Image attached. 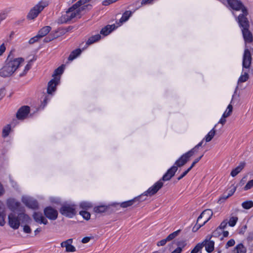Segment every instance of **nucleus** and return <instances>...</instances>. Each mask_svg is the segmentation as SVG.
I'll return each instance as SVG.
<instances>
[{"label":"nucleus","instance_id":"nucleus-60","mask_svg":"<svg viewBox=\"0 0 253 253\" xmlns=\"http://www.w3.org/2000/svg\"><path fill=\"white\" fill-rule=\"evenodd\" d=\"M5 47L4 43L0 46V56L1 55L5 50Z\"/></svg>","mask_w":253,"mask_h":253},{"label":"nucleus","instance_id":"nucleus-29","mask_svg":"<svg viewBox=\"0 0 253 253\" xmlns=\"http://www.w3.org/2000/svg\"><path fill=\"white\" fill-rule=\"evenodd\" d=\"M36 60V58H33L32 59H31L28 63L26 65L25 67V69L24 70V71L19 74L20 77L24 76L26 74L27 72L30 69L31 66H32V62Z\"/></svg>","mask_w":253,"mask_h":253},{"label":"nucleus","instance_id":"nucleus-63","mask_svg":"<svg viewBox=\"0 0 253 253\" xmlns=\"http://www.w3.org/2000/svg\"><path fill=\"white\" fill-rule=\"evenodd\" d=\"M5 190L2 185L0 183V197L2 196L4 193Z\"/></svg>","mask_w":253,"mask_h":253},{"label":"nucleus","instance_id":"nucleus-15","mask_svg":"<svg viewBox=\"0 0 253 253\" xmlns=\"http://www.w3.org/2000/svg\"><path fill=\"white\" fill-rule=\"evenodd\" d=\"M212 213V211L210 209H207L205 210L198 217L197 223L199 222L202 218H204L205 219V221L202 223L203 224H205L211 219Z\"/></svg>","mask_w":253,"mask_h":253},{"label":"nucleus","instance_id":"nucleus-37","mask_svg":"<svg viewBox=\"0 0 253 253\" xmlns=\"http://www.w3.org/2000/svg\"><path fill=\"white\" fill-rule=\"evenodd\" d=\"M242 207L245 209H250L253 207V202L252 201H247L242 204Z\"/></svg>","mask_w":253,"mask_h":253},{"label":"nucleus","instance_id":"nucleus-57","mask_svg":"<svg viewBox=\"0 0 253 253\" xmlns=\"http://www.w3.org/2000/svg\"><path fill=\"white\" fill-rule=\"evenodd\" d=\"M23 231L26 233H31V229L29 225H25L23 227Z\"/></svg>","mask_w":253,"mask_h":253},{"label":"nucleus","instance_id":"nucleus-6","mask_svg":"<svg viewBox=\"0 0 253 253\" xmlns=\"http://www.w3.org/2000/svg\"><path fill=\"white\" fill-rule=\"evenodd\" d=\"M227 2L230 7L234 10L240 11L244 12L248 10L240 0H227Z\"/></svg>","mask_w":253,"mask_h":253},{"label":"nucleus","instance_id":"nucleus-23","mask_svg":"<svg viewBox=\"0 0 253 253\" xmlns=\"http://www.w3.org/2000/svg\"><path fill=\"white\" fill-rule=\"evenodd\" d=\"M245 164V162H241L238 167L231 171V175L233 177L236 176L243 169Z\"/></svg>","mask_w":253,"mask_h":253},{"label":"nucleus","instance_id":"nucleus-56","mask_svg":"<svg viewBox=\"0 0 253 253\" xmlns=\"http://www.w3.org/2000/svg\"><path fill=\"white\" fill-rule=\"evenodd\" d=\"M197 149H196V148L194 147L193 148H192V149H191L190 151H189L188 152H186V155H188V156L190 158L191 157H192L194 154L197 152Z\"/></svg>","mask_w":253,"mask_h":253},{"label":"nucleus","instance_id":"nucleus-34","mask_svg":"<svg viewBox=\"0 0 253 253\" xmlns=\"http://www.w3.org/2000/svg\"><path fill=\"white\" fill-rule=\"evenodd\" d=\"M33 217L36 222L40 223L43 216L42 213L35 212L33 215Z\"/></svg>","mask_w":253,"mask_h":253},{"label":"nucleus","instance_id":"nucleus-46","mask_svg":"<svg viewBox=\"0 0 253 253\" xmlns=\"http://www.w3.org/2000/svg\"><path fill=\"white\" fill-rule=\"evenodd\" d=\"M177 245L178 247L177 248H180L181 252L182 251V248H183L186 245V242L185 240H182L178 241L177 242Z\"/></svg>","mask_w":253,"mask_h":253},{"label":"nucleus","instance_id":"nucleus-10","mask_svg":"<svg viewBox=\"0 0 253 253\" xmlns=\"http://www.w3.org/2000/svg\"><path fill=\"white\" fill-rule=\"evenodd\" d=\"M44 214L47 218L50 220H55L58 217L57 210L51 207H48L44 209Z\"/></svg>","mask_w":253,"mask_h":253},{"label":"nucleus","instance_id":"nucleus-43","mask_svg":"<svg viewBox=\"0 0 253 253\" xmlns=\"http://www.w3.org/2000/svg\"><path fill=\"white\" fill-rule=\"evenodd\" d=\"M238 218L237 216L231 217L230 218L229 221L228 222L229 226H230L231 227L234 226L236 225V224L238 221Z\"/></svg>","mask_w":253,"mask_h":253},{"label":"nucleus","instance_id":"nucleus-4","mask_svg":"<svg viewBox=\"0 0 253 253\" xmlns=\"http://www.w3.org/2000/svg\"><path fill=\"white\" fill-rule=\"evenodd\" d=\"M76 17L80 18L81 17V15L77 10V8H73L72 6L66 11V14L64 15L62 17V18L63 19V20L61 22L67 23Z\"/></svg>","mask_w":253,"mask_h":253},{"label":"nucleus","instance_id":"nucleus-24","mask_svg":"<svg viewBox=\"0 0 253 253\" xmlns=\"http://www.w3.org/2000/svg\"><path fill=\"white\" fill-rule=\"evenodd\" d=\"M51 28L49 26H44L38 32V36L41 38L46 36L51 30Z\"/></svg>","mask_w":253,"mask_h":253},{"label":"nucleus","instance_id":"nucleus-5","mask_svg":"<svg viewBox=\"0 0 253 253\" xmlns=\"http://www.w3.org/2000/svg\"><path fill=\"white\" fill-rule=\"evenodd\" d=\"M60 212L64 216L71 218L76 214L75 205L64 204L61 207Z\"/></svg>","mask_w":253,"mask_h":253},{"label":"nucleus","instance_id":"nucleus-18","mask_svg":"<svg viewBox=\"0 0 253 253\" xmlns=\"http://www.w3.org/2000/svg\"><path fill=\"white\" fill-rule=\"evenodd\" d=\"M190 157L186 153L182 155L175 162L176 167H181L186 164L189 161Z\"/></svg>","mask_w":253,"mask_h":253},{"label":"nucleus","instance_id":"nucleus-44","mask_svg":"<svg viewBox=\"0 0 253 253\" xmlns=\"http://www.w3.org/2000/svg\"><path fill=\"white\" fill-rule=\"evenodd\" d=\"M181 231V230L179 229L176 231H174L173 232H172V233L170 234L168 236H167L169 239L171 241L173 239H174L175 237H176L180 233Z\"/></svg>","mask_w":253,"mask_h":253},{"label":"nucleus","instance_id":"nucleus-41","mask_svg":"<svg viewBox=\"0 0 253 253\" xmlns=\"http://www.w3.org/2000/svg\"><path fill=\"white\" fill-rule=\"evenodd\" d=\"M64 65H62L61 66L57 68L54 72L53 77L57 76L58 75H61L64 71Z\"/></svg>","mask_w":253,"mask_h":253},{"label":"nucleus","instance_id":"nucleus-16","mask_svg":"<svg viewBox=\"0 0 253 253\" xmlns=\"http://www.w3.org/2000/svg\"><path fill=\"white\" fill-rule=\"evenodd\" d=\"M177 169V167L175 166H173L172 167H171L168 170L167 172L163 175L162 179H161V181H168L170 180L171 178L174 175Z\"/></svg>","mask_w":253,"mask_h":253},{"label":"nucleus","instance_id":"nucleus-49","mask_svg":"<svg viewBox=\"0 0 253 253\" xmlns=\"http://www.w3.org/2000/svg\"><path fill=\"white\" fill-rule=\"evenodd\" d=\"M253 187V179L251 180L248 182L244 189L245 190H248L250 189L251 188Z\"/></svg>","mask_w":253,"mask_h":253},{"label":"nucleus","instance_id":"nucleus-25","mask_svg":"<svg viewBox=\"0 0 253 253\" xmlns=\"http://www.w3.org/2000/svg\"><path fill=\"white\" fill-rule=\"evenodd\" d=\"M227 224V220H223L218 227L212 233V236L213 237H216L217 235L220 233V231L219 230L224 229L226 227Z\"/></svg>","mask_w":253,"mask_h":253},{"label":"nucleus","instance_id":"nucleus-54","mask_svg":"<svg viewBox=\"0 0 253 253\" xmlns=\"http://www.w3.org/2000/svg\"><path fill=\"white\" fill-rule=\"evenodd\" d=\"M235 244V242L234 239L229 240L226 244V248L227 249L228 247L233 246Z\"/></svg>","mask_w":253,"mask_h":253},{"label":"nucleus","instance_id":"nucleus-39","mask_svg":"<svg viewBox=\"0 0 253 253\" xmlns=\"http://www.w3.org/2000/svg\"><path fill=\"white\" fill-rule=\"evenodd\" d=\"M10 129L11 127L9 125H8L6 126H5L2 129V137H7L10 132Z\"/></svg>","mask_w":253,"mask_h":253},{"label":"nucleus","instance_id":"nucleus-2","mask_svg":"<svg viewBox=\"0 0 253 253\" xmlns=\"http://www.w3.org/2000/svg\"><path fill=\"white\" fill-rule=\"evenodd\" d=\"M30 220L29 215L23 212L17 215L14 212H11L8 215V224L14 230L18 229L20 224L29 223Z\"/></svg>","mask_w":253,"mask_h":253},{"label":"nucleus","instance_id":"nucleus-48","mask_svg":"<svg viewBox=\"0 0 253 253\" xmlns=\"http://www.w3.org/2000/svg\"><path fill=\"white\" fill-rule=\"evenodd\" d=\"M91 8V5H90V4H86V5H84V6L81 7H79L77 8V10L79 11V13L80 14L81 12L83 11V10H84L85 9H86V8H88L89 9H90Z\"/></svg>","mask_w":253,"mask_h":253},{"label":"nucleus","instance_id":"nucleus-61","mask_svg":"<svg viewBox=\"0 0 253 253\" xmlns=\"http://www.w3.org/2000/svg\"><path fill=\"white\" fill-rule=\"evenodd\" d=\"M154 0H142L141 1V5L150 4Z\"/></svg>","mask_w":253,"mask_h":253},{"label":"nucleus","instance_id":"nucleus-3","mask_svg":"<svg viewBox=\"0 0 253 253\" xmlns=\"http://www.w3.org/2000/svg\"><path fill=\"white\" fill-rule=\"evenodd\" d=\"M248 10L240 14L238 16L235 17L236 20L238 22L240 28L242 30L249 29L250 23L247 16L248 15Z\"/></svg>","mask_w":253,"mask_h":253},{"label":"nucleus","instance_id":"nucleus-31","mask_svg":"<svg viewBox=\"0 0 253 253\" xmlns=\"http://www.w3.org/2000/svg\"><path fill=\"white\" fill-rule=\"evenodd\" d=\"M132 13L130 11H125L122 15V17L120 20V22L121 23H123L126 21L131 16Z\"/></svg>","mask_w":253,"mask_h":253},{"label":"nucleus","instance_id":"nucleus-36","mask_svg":"<svg viewBox=\"0 0 253 253\" xmlns=\"http://www.w3.org/2000/svg\"><path fill=\"white\" fill-rule=\"evenodd\" d=\"M107 209V207L105 206H99L95 207L94 208V211L96 213H102L105 212Z\"/></svg>","mask_w":253,"mask_h":253},{"label":"nucleus","instance_id":"nucleus-59","mask_svg":"<svg viewBox=\"0 0 253 253\" xmlns=\"http://www.w3.org/2000/svg\"><path fill=\"white\" fill-rule=\"evenodd\" d=\"M190 171V170L187 169L186 170H185V171H184L178 178H177V180H180V179H181L182 178H183Z\"/></svg>","mask_w":253,"mask_h":253},{"label":"nucleus","instance_id":"nucleus-20","mask_svg":"<svg viewBox=\"0 0 253 253\" xmlns=\"http://www.w3.org/2000/svg\"><path fill=\"white\" fill-rule=\"evenodd\" d=\"M42 11L35 5L29 12L27 15L28 18L30 19H34L35 18L37 17L39 14Z\"/></svg>","mask_w":253,"mask_h":253},{"label":"nucleus","instance_id":"nucleus-19","mask_svg":"<svg viewBox=\"0 0 253 253\" xmlns=\"http://www.w3.org/2000/svg\"><path fill=\"white\" fill-rule=\"evenodd\" d=\"M242 33L246 42L251 43L253 42V35L252 33L250 31L249 29L242 30Z\"/></svg>","mask_w":253,"mask_h":253},{"label":"nucleus","instance_id":"nucleus-64","mask_svg":"<svg viewBox=\"0 0 253 253\" xmlns=\"http://www.w3.org/2000/svg\"><path fill=\"white\" fill-rule=\"evenodd\" d=\"M236 190V188L235 187H234L232 189H231L228 193V196H231L235 192Z\"/></svg>","mask_w":253,"mask_h":253},{"label":"nucleus","instance_id":"nucleus-1","mask_svg":"<svg viewBox=\"0 0 253 253\" xmlns=\"http://www.w3.org/2000/svg\"><path fill=\"white\" fill-rule=\"evenodd\" d=\"M23 62V58L13 59L9 54L5 61V65L0 69V76L3 78L10 77Z\"/></svg>","mask_w":253,"mask_h":253},{"label":"nucleus","instance_id":"nucleus-32","mask_svg":"<svg viewBox=\"0 0 253 253\" xmlns=\"http://www.w3.org/2000/svg\"><path fill=\"white\" fill-rule=\"evenodd\" d=\"M49 3V0H42L37 5H36L42 11L44 7L48 5Z\"/></svg>","mask_w":253,"mask_h":253},{"label":"nucleus","instance_id":"nucleus-30","mask_svg":"<svg viewBox=\"0 0 253 253\" xmlns=\"http://www.w3.org/2000/svg\"><path fill=\"white\" fill-rule=\"evenodd\" d=\"M215 126L207 134L205 137V139L207 142H210L213 137L215 133Z\"/></svg>","mask_w":253,"mask_h":253},{"label":"nucleus","instance_id":"nucleus-17","mask_svg":"<svg viewBox=\"0 0 253 253\" xmlns=\"http://www.w3.org/2000/svg\"><path fill=\"white\" fill-rule=\"evenodd\" d=\"M6 216L5 207L4 204L0 201V226H3L5 223Z\"/></svg>","mask_w":253,"mask_h":253},{"label":"nucleus","instance_id":"nucleus-14","mask_svg":"<svg viewBox=\"0 0 253 253\" xmlns=\"http://www.w3.org/2000/svg\"><path fill=\"white\" fill-rule=\"evenodd\" d=\"M30 112V107L28 106L21 107L16 113V117L19 120L24 119Z\"/></svg>","mask_w":253,"mask_h":253},{"label":"nucleus","instance_id":"nucleus-42","mask_svg":"<svg viewBox=\"0 0 253 253\" xmlns=\"http://www.w3.org/2000/svg\"><path fill=\"white\" fill-rule=\"evenodd\" d=\"M80 214L85 220H88L90 217V214L89 212L85 211H80Z\"/></svg>","mask_w":253,"mask_h":253},{"label":"nucleus","instance_id":"nucleus-50","mask_svg":"<svg viewBox=\"0 0 253 253\" xmlns=\"http://www.w3.org/2000/svg\"><path fill=\"white\" fill-rule=\"evenodd\" d=\"M8 11L5 10L0 13V22L6 19Z\"/></svg>","mask_w":253,"mask_h":253},{"label":"nucleus","instance_id":"nucleus-7","mask_svg":"<svg viewBox=\"0 0 253 253\" xmlns=\"http://www.w3.org/2000/svg\"><path fill=\"white\" fill-rule=\"evenodd\" d=\"M252 57L250 51L248 49L246 48L244 50V52L243 56V70L244 69H249L252 63Z\"/></svg>","mask_w":253,"mask_h":253},{"label":"nucleus","instance_id":"nucleus-21","mask_svg":"<svg viewBox=\"0 0 253 253\" xmlns=\"http://www.w3.org/2000/svg\"><path fill=\"white\" fill-rule=\"evenodd\" d=\"M116 28V26L113 25H108L103 28L100 31V34L104 36L108 35L112 31L115 30Z\"/></svg>","mask_w":253,"mask_h":253},{"label":"nucleus","instance_id":"nucleus-55","mask_svg":"<svg viewBox=\"0 0 253 253\" xmlns=\"http://www.w3.org/2000/svg\"><path fill=\"white\" fill-rule=\"evenodd\" d=\"M204 224H203V223H199L197 222L196 224L193 227L192 231L194 232H196L201 227L203 226Z\"/></svg>","mask_w":253,"mask_h":253},{"label":"nucleus","instance_id":"nucleus-12","mask_svg":"<svg viewBox=\"0 0 253 253\" xmlns=\"http://www.w3.org/2000/svg\"><path fill=\"white\" fill-rule=\"evenodd\" d=\"M6 205L8 209L13 212L19 210L21 205L20 202L17 201L13 198L7 199L6 201Z\"/></svg>","mask_w":253,"mask_h":253},{"label":"nucleus","instance_id":"nucleus-33","mask_svg":"<svg viewBox=\"0 0 253 253\" xmlns=\"http://www.w3.org/2000/svg\"><path fill=\"white\" fill-rule=\"evenodd\" d=\"M91 0H80L72 5L73 8H78L83 5L90 2Z\"/></svg>","mask_w":253,"mask_h":253},{"label":"nucleus","instance_id":"nucleus-58","mask_svg":"<svg viewBox=\"0 0 253 253\" xmlns=\"http://www.w3.org/2000/svg\"><path fill=\"white\" fill-rule=\"evenodd\" d=\"M93 239V237H85L83 238L82 242L84 244L88 243L90 239Z\"/></svg>","mask_w":253,"mask_h":253},{"label":"nucleus","instance_id":"nucleus-26","mask_svg":"<svg viewBox=\"0 0 253 253\" xmlns=\"http://www.w3.org/2000/svg\"><path fill=\"white\" fill-rule=\"evenodd\" d=\"M246 248L243 244L240 243L235 247L232 253H246Z\"/></svg>","mask_w":253,"mask_h":253},{"label":"nucleus","instance_id":"nucleus-35","mask_svg":"<svg viewBox=\"0 0 253 253\" xmlns=\"http://www.w3.org/2000/svg\"><path fill=\"white\" fill-rule=\"evenodd\" d=\"M204 247V244L198 243L191 251V253H201V250Z\"/></svg>","mask_w":253,"mask_h":253},{"label":"nucleus","instance_id":"nucleus-38","mask_svg":"<svg viewBox=\"0 0 253 253\" xmlns=\"http://www.w3.org/2000/svg\"><path fill=\"white\" fill-rule=\"evenodd\" d=\"M249 78V75L248 72L245 71L243 75H242L239 80L238 83H244L247 81Z\"/></svg>","mask_w":253,"mask_h":253},{"label":"nucleus","instance_id":"nucleus-8","mask_svg":"<svg viewBox=\"0 0 253 253\" xmlns=\"http://www.w3.org/2000/svg\"><path fill=\"white\" fill-rule=\"evenodd\" d=\"M163 184L161 180H159L144 193V196L154 195L163 187Z\"/></svg>","mask_w":253,"mask_h":253},{"label":"nucleus","instance_id":"nucleus-27","mask_svg":"<svg viewBox=\"0 0 253 253\" xmlns=\"http://www.w3.org/2000/svg\"><path fill=\"white\" fill-rule=\"evenodd\" d=\"M82 52V50L80 48L76 49L73 50L70 54L68 60L69 61H72L76 57H77Z\"/></svg>","mask_w":253,"mask_h":253},{"label":"nucleus","instance_id":"nucleus-62","mask_svg":"<svg viewBox=\"0 0 253 253\" xmlns=\"http://www.w3.org/2000/svg\"><path fill=\"white\" fill-rule=\"evenodd\" d=\"M247 228V226L246 225L243 226L242 228L240 229V231H239V234H244V233L245 232L246 229Z\"/></svg>","mask_w":253,"mask_h":253},{"label":"nucleus","instance_id":"nucleus-47","mask_svg":"<svg viewBox=\"0 0 253 253\" xmlns=\"http://www.w3.org/2000/svg\"><path fill=\"white\" fill-rule=\"evenodd\" d=\"M91 204L88 202H83L80 203V207L84 209H87L91 208Z\"/></svg>","mask_w":253,"mask_h":253},{"label":"nucleus","instance_id":"nucleus-9","mask_svg":"<svg viewBox=\"0 0 253 253\" xmlns=\"http://www.w3.org/2000/svg\"><path fill=\"white\" fill-rule=\"evenodd\" d=\"M22 202L27 207L32 209H36L38 208V202L33 198L29 197H23L22 198Z\"/></svg>","mask_w":253,"mask_h":253},{"label":"nucleus","instance_id":"nucleus-51","mask_svg":"<svg viewBox=\"0 0 253 253\" xmlns=\"http://www.w3.org/2000/svg\"><path fill=\"white\" fill-rule=\"evenodd\" d=\"M203 155H202L199 158L196 159L194 162L192 163L191 166L188 169L190 171L191 169L195 166V165L201 160V159L203 157Z\"/></svg>","mask_w":253,"mask_h":253},{"label":"nucleus","instance_id":"nucleus-28","mask_svg":"<svg viewBox=\"0 0 253 253\" xmlns=\"http://www.w3.org/2000/svg\"><path fill=\"white\" fill-rule=\"evenodd\" d=\"M101 39V36L99 34L94 35L89 38L86 42V44L88 45L99 41Z\"/></svg>","mask_w":253,"mask_h":253},{"label":"nucleus","instance_id":"nucleus-52","mask_svg":"<svg viewBox=\"0 0 253 253\" xmlns=\"http://www.w3.org/2000/svg\"><path fill=\"white\" fill-rule=\"evenodd\" d=\"M69 243H73V239H68L65 241L62 242L61 244V247L62 248L65 247L66 248V247L67 246Z\"/></svg>","mask_w":253,"mask_h":253},{"label":"nucleus","instance_id":"nucleus-40","mask_svg":"<svg viewBox=\"0 0 253 253\" xmlns=\"http://www.w3.org/2000/svg\"><path fill=\"white\" fill-rule=\"evenodd\" d=\"M227 110H228V112H227V110H226L223 113V114L222 115V117L224 118H227L231 115V114L232 112V110H233V107H232V105H231V104L228 105Z\"/></svg>","mask_w":253,"mask_h":253},{"label":"nucleus","instance_id":"nucleus-11","mask_svg":"<svg viewBox=\"0 0 253 253\" xmlns=\"http://www.w3.org/2000/svg\"><path fill=\"white\" fill-rule=\"evenodd\" d=\"M60 82V77H54L48 83L47 92L49 94H52V92H54L56 89V86L59 84Z\"/></svg>","mask_w":253,"mask_h":253},{"label":"nucleus","instance_id":"nucleus-13","mask_svg":"<svg viewBox=\"0 0 253 253\" xmlns=\"http://www.w3.org/2000/svg\"><path fill=\"white\" fill-rule=\"evenodd\" d=\"M212 235L211 236H208L207 238L201 244H204V246L205 247L206 251L209 253H211L214 249V242L213 241L210 240Z\"/></svg>","mask_w":253,"mask_h":253},{"label":"nucleus","instance_id":"nucleus-45","mask_svg":"<svg viewBox=\"0 0 253 253\" xmlns=\"http://www.w3.org/2000/svg\"><path fill=\"white\" fill-rule=\"evenodd\" d=\"M72 243H69L66 248V252L73 253L76 251L75 247L71 245Z\"/></svg>","mask_w":253,"mask_h":253},{"label":"nucleus","instance_id":"nucleus-53","mask_svg":"<svg viewBox=\"0 0 253 253\" xmlns=\"http://www.w3.org/2000/svg\"><path fill=\"white\" fill-rule=\"evenodd\" d=\"M41 38L38 36V35H36V36L31 38L30 40L29 41V43L30 44H33L35 42H37Z\"/></svg>","mask_w":253,"mask_h":253},{"label":"nucleus","instance_id":"nucleus-22","mask_svg":"<svg viewBox=\"0 0 253 253\" xmlns=\"http://www.w3.org/2000/svg\"><path fill=\"white\" fill-rule=\"evenodd\" d=\"M142 196V195H141L139 197H136L132 200L123 202L121 203V206L124 208L129 207L132 205L136 201L138 202L141 201V200H140V199Z\"/></svg>","mask_w":253,"mask_h":253}]
</instances>
